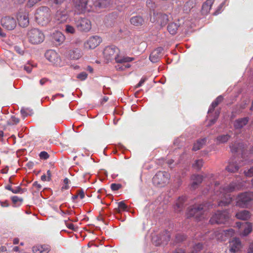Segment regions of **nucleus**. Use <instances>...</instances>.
I'll return each instance as SVG.
<instances>
[{
	"label": "nucleus",
	"mask_w": 253,
	"mask_h": 253,
	"mask_svg": "<svg viewBox=\"0 0 253 253\" xmlns=\"http://www.w3.org/2000/svg\"><path fill=\"white\" fill-rule=\"evenodd\" d=\"M219 185L217 182H215V186ZM239 189L238 185L235 182H232L229 185L220 187L219 190L217 188L214 189L216 191L215 195L217 197L216 200L218 201L219 206H226L230 204L232 201V198L230 195V193L235 190Z\"/></svg>",
	"instance_id": "1"
},
{
	"label": "nucleus",
	"mask_w": 253,
	"mask_h": 253,
	"mask_svg": "<svg viewBox=\"0 0 253 253\" xmlns=\"http://www.w3.org/2000/svg\"><path fill=\"white\" fill-rule=\"evenodd\" d=\"M104 57L107 60L114 59L117 63L129 62L133 60V58L124 56L120 49L115 46H108L105 47L103 51Z\"/></svg>",
	"instance_id": "2"
},
{
	"label": "nucleus",
	"mask_w": 253,
	"mask_h": 253,
	"mask_svg": "<svg viewBox=\"0 0 253 253\" xmlns=\"http://www.w3.org/2000/svg\"><path fill=\"white\" fill-rule=\"evenodd\" d=\"M51 10L47 6H41L37 9L35 17L37 22L42 26L47 24L50 20Z\"/></svg>",
	"instance_id": "3"
},
{
	"label": "nucleus",
	"mask_w": 253,
	"mask_h": 253,
	"mask_svg": "<svg viewBox=\"0 0 253 253\" xmlns=\"http://www.w3.org/2000/svg\"><path fill=\"white\" fill-rule=\"evenodd\" d=\"M28 41L33 44H38L44 40V35L38 29L33 28L29 30L27 34Z\"/></svg>",
	"instance_id": "4"
},
{
	"label": "nucleus",
	"mask_w": 253,
	"mask_h": 253,
	"mask_svg": "<svg viewBox=\"0 0 253 253\" xmlns=\"http://www.w3.org/2000/svg\"><path fill=\"white\" fill-rule=\"evenodd\" d=\"M236 206L241 208H248L253 200V192H244L236 197Z\"/></svg>",
	"instance_id": "5"
},
{
	"label": "nucleus",
	"mask_w": 253,
	"mask_h": 253,
	"mask_svg": "<svg viewBox=\"0 0 253 253\" xmlns=\"http://www.w3.org/2000/svg\"><path fill=\"white\" fill-rule=\"evenodd\" d=\"M205 206L203 205H194L188 209L187 217H194L198 220H200L205 212Z\"/></svg>",
	"instance_id": "6"
},
{
	"label": "nucleus",
	"mask_w": 253,
	"mask_h": 253,
	"mask_svg": "<svg viewBox=\"0 0 253 253\" xmlns=\"http://www.w3.org/2000/svg\"><path fill=\"white\" fill-rule=\"evenodd\" d=\"M91 0H77L75 3L74 10L80 14L92 10Z\"/></svg>",
	"instance_id": "7"
},
{
	"label": "nucleus",
	"mask_w": 253,
	"mask_h": 253,
	"mask_svg": "<svg viewBox=\"0 0 253 253\" xmlns=\"http://www.w3.org/2000/svg\"><path fill=\"white\" fill-rule=\"evenodd\" d=\"M170 176L169 173L166 171L158 172L153 178V183L154 185L163 187L168 183Z\"/></svg>",
	"instance_id": "8"
},
{
	"label": "nucleus",
	"mask_w": 253,
	"mask_h": 253,
	"mask_svg": "<svg viewBox=\"0 0 253 253\" xmlns=\"http://www.w3.org/2000/svg\"><path fill=\"white\" fill-rule=\"evenodd\" d=\"M229 217L228 211H218L211 216L210 222L211 224H225L227 222Z\"/></svg>",
	"instance_id": "9"
},
{
	"label": "nucleus",
	"mask_w": 253,
	"mask_h": 253,
	"mask_svg": "<svg viewBox=\"0 0 253 253\" xmlns=\"http://www.w3.org/2000/svg\"><path fill=\"white\" fill-rule=\"evenodd\" d=\"M76 25L78 29L81 32H88L91 29V22L86 18L80 17L76 21Z\"/></svg>",
	"instance_id": "10"
},
{
	"label": "nucleus",
	"mask_w": 253,
	"mask_h": 253,
	"mask_svg": "<svg viewBox=\"0 0 253 253\" xmlns=\"http://www.w3.org/2000/svg\"><path fill=\"white\" fill-rule=\"evenodd\" d=\"M46 59L55 66L61 65V59L59 55L53 50H48L45 53Z\"/></svg>",
	"instance_id": "11"
},
{
	"label": "nucleus",
	"mask_w": 253,
	"mask_h": 253,
	"mask_svg": "<svg viewBox=\"0 0 253 253\" xmlns=\"http://www.w3.org/2000/svg\"><path fill=\"white\" fill-rule=\"evenodd\" d=\"M101 42L100 37L94 36H92L84 43V47L85 49H94L97 47Z\"/></svg>",
	"instance_id": "12"
},
{
	"label": "nucleus",
	"mask_w": 253,
	"mask_h": 253,
	"mask_svg": "<svg viewBox=\"0 0 253 253\" xmlns=\"http://www.w3.org/2000/svg\"><path fill=\"white\" fill-rule=\"evenodd\" d=\"M1 24L3 27L8 30L14 29L16 26V22L14 18L8 16L1 19Z\"/></svg>",
	"instance_id": "13"
},
{
	"label": "nucleus",
	"mask_w": 253,
	"mask_h": 253,
	"mask_svg": "<svg viewBox=\"0 0 253 253\" xmlns=\"http://www.w3.org/2000/svg\"><path fill=\"white\" fill-rule=\"evenodd\" d=\"M170 233L167 230L163 231L157 237L156 245L166 244L169 241Z\"/></svg>",
	"instance_id": "14"
},
{
	"label": "nucleus",
	"mask_w": 253,
	"mask_h": 253,
	"mask_svg": "<svg viewBox=\"0 0 253 253\" xmlns=\"http://www.w3.org/2000/svg\"><path fill=\"white\" fill-rule=\"evenodd\" d=\"M230 148L232 153H241L242 156L243 157L246 149L243 143L239 142L232 143L230 145Z\"/></svg>",
	"instance_id": "15"
},
{
	"label": "nucleus",
	"mask_w": 253,
	"mask_h": 253,
	"mask_svg": "<svg viewBox=\"0 0 253 253\" xmlns=\"http://www.w3.org/2000/svg\"><path fill=\"white\" fill-rule=\"evenodd\" d=\"M17 20L19 25L22 27H26L29 23L28 14L26 12H19L17 15Z\"/></svg>",
	"instance_id": "16"
},
{
	"label": "nucleus",
	"mask_w": 253,
	"mask_h": 253,
	"mask_svg": "<svg viewBox=\"0 0 253 253\" xmlns=\"http://www.w3.org/2000/svg\"><path fill=\"white\" fill-rule=\"evenodd\" d=\"M213 234L215 238L217 240L223 241L225 240L223 237V235L227 237H231L234 235V231L232 229H229L228 230H223L221 232L215 231Z\"/></svg>",
	"instance_id": "17"
},
{
	"label": "nucleus",
	"mask_w": 253,
	"mask_h": 253,
	"mask_svg": "<svg viewBox=\"0 0 253 253\" xmlns=\"http://www.w3.org/2000/svg\"><path fill=\"white\" fill-rule=\"evenodd\" d=\"M163 51V48L161 47H159L154 49L149 56L150 61L153 63H156L159 61L162 56Z\"/></svg>",
	"instance_id": "18"
},
{
	"label": "nucleus",
	"mask_w": 253,
	"mask_h": 253,
	"mask_svg": "<svg viewBox=\"0 0 253 253\" xmlns=\"http://www.w3.org/2000/svg\"><path fill=\"white\" fill-rule=\"evenodd\" d=\"M51 250L49 245H38L32 248L33 253H48Z\"/></svg>",
	"instance_id": "19"
},
{
	"label": "nucleus",
	"mask_w": 253,
	"mask_h": 253,
	"mask_svg": "<svg viewBox=\"0 0 253 253\" xmlns=\"http://www.w3.org/2000/svg\"><path fill=\"white\" fill-rule=\"evenodd\" d=\"M204 179L203 175L200 174H193L191 177L192 182L191 183V188L195 189L202 183Z\"/></svg>",
	"instance_id": "20"
},
{
	"label": "nucleus",
	"mask_w": 253,
	"mask_h": 253,
	"mask_svg": "<svg viewBox=\"0 0 253 253\" xmlns=\"http://www.w3.org/2000/svg\"><path fill=\"white\" fill-rule=\"evenodd\" d=\"M237 225L239 228H241L242 225L244 227L243 231L240 234L241 236H246L252 232L253 225L251 222H246L245 224L237 222Z\"/></svg>",
	"instance_id": "21"
},
{
	"label": "nucleus",
	"mask_w": 253,
	"mask_h": 253,
	"mask_svg": "<svg viewBox=\"0 0 253 253\" xmlns=\"http://www.w3.org/2000/svg\"><path fill=\"white\" fill-rule=\"evenodd\" d=\"M65 36L59 31H56L52 35V42L56 45H60L65 40Z\"/></svg>",
	"instance_id": "22"
},
{
	"label": "nucleus",
	"mask_w": 253,
	"mask_h": 253,
	"mask_svg": "<svg viewBox=\"0 0 253 253\" xmlns=\"http://www.w3.org/2000/svg\"><path fill=\"white\" fill-rule=\"evenodd\" d=\"M68 18V16L65 11H57L54 17L55 20L58 24L65 22Z\"/></svg>",
	"instance_id": "23"
},
{
	"label": "nucleus",
	"mask_w": 253,
	"mask_h": 253,
	"mask_svg": "<svg viewBox=\"0 0 253 253\" xmlns=\"http://www.w3.org/2000/svg\"><path fill=\"white\" fill-rule=\"evenodd\" d=\"M230 251L236 253L240 250L242 247L241 242L239 238H234L230 243Z\"/></svg>",
	"instance_id": "24"
},
{
	"label": "nucleus",
	"mask_w": 253,
	"mask_h": 253,
	"mask_svg": "<svg viewBox=\"0 0 253 253\" xmlns=\"http://www.w3.org/2000/svg\"><path fill=\"white\" fill-rule=\"evenodd\" d=\"M239 168L240 166L237 164L236 161L234 159H231L226 167V170L228 172L235 173L239 170Z\"/></svg>",
	"instance_id": "25"
},
{
	"label": "nucleus",
	"mask_w": 253,
	"mask_h": 253,
	"mask_svg": "<svg viewBox=\"0 0 253 253\" xmlns=\"http://www.w3.org/2000/svg\"><path fill=\"white\" fill-rule=\"evenodd\" d=\"M249 121V117L238 119L234 122V126L236 129H241L248 124Z\"/></svg>",
	"instance_id": "26"
},
{
	"label": "nucleus",
	"mask_w": 253,
	"mask_h": 253,
	"mask_svg": "<svg viewBox=\"0 0 253 253\" xmlns=\"http://www.w3.org/2000/svg\"><path fill=\"white\" fill-rule=\"evenodd\" d=\"M186 198L185 196L179 197L176 200L175 205L174 207V210L177 212H179L184 208V204L186 201Z\"/></svg>",
	"instance_id": "27"
},
{
	"label": "nucleus",
	"mask_w": 253,
	"mask_h": 253,
	"mask_svg": "<svg viewBox=\"0 0 253 253\" xmlns=\"http://www.w3.org/2000/svg\"><path fill=\"white\" fill-rule=\"evenodd\" d=\"M235 217L240 220H247L250 218L251 213L248 211L243 210L237 212Z\"/></svg>",
	"instance_id": "28"
},
{
	"label": "nucleus",
	"mask_w": 253,
	"mask_h": 253,
	"mask_svg": "<svg viewBox=\"0 0 253 253\" xmlns=\"http://www.w3.org/2000/svg\"><path fill=\"white\" fill-rule=\"evenodd\" d=\"M214 1V0H207L203 3L201 10L202 14L206 15L210 12Z\"/></svg>",
	"instance_id": "29"
},
{
	"label": "nucleus",
	"mask_w": 253,
	"mask_h": 253,
	"mask_svg": "<svg viewBox=\"0 0 253 253\" xmlns=\"http://www.w3.org/2000/svg\"><path fill=\"white\" fill-rule=\"evenodd\" d=\"M180 24L178 21L177 22H172L168 25L167 29L170 34L175 35L177 33L178 28Z\"/></svg>",
	"instance_id": "30"
},
{
	"label": "nucleus",
	"mask_w": 253,
	"mask_h": 253,
	"mask_svg": "<svg viewBox=\"0 0 253 253\" xmlns=\"http://www.w3.org/2000/svg\"><path fill=\"white\" fill-rule=\"evenodd\" d=\"M92 5L95 7H105L110 3V0H91Z\"/></svg>",
	"instance_id": "31"
},
{
	"label": "nucleus",
	"mask_w": 253,
	"mask_h": 253,
	"mask_svg": "<svg viewBox=\"0 0 253 253\" xmlns=\"http://www.w3.org/2000/svg\"><path fill=\"white\" fill-rule=\"evenodd\" d=\"M231 138V135L226 134L219 135L215 138V142L217 145L227 142Z\"/></svg>",
	"instance_id": "32"
},
{
	"label": "nucleus",
	"mask_w": 253,
	"mask_h": 253,
	"mask_svg": "<svg viewBox=\"0 0 253 253\" xmlns=\"http://www.w3.org/2000/svg\"><path fill=\"white\" fill-rule=\"evenodd\" d=\"M131 24L135 26H139L142 25L144 22L143 18L140 16H133L130 19Z\"/></svg>",
	"instance_id": "33"
},
{
	"label": "nucleus",
	"mask_w": 253,
	"mask_h": 253,
	"mask_svg": "<svg viewBox=\"0 0 253 253\" xmlns=\"http://www.w3.org/2000/svg\"><path fill=\"white\" fill-rule=\"evenodd\" d=\"M206 141L207 140L206 138H203L197 140L196 143L194 144L192 150L196 151L200 149L206 143Z\"/></svg>",
	"instance_id": "34"
},
{
	"label": "nucleus",
	"mask_w": 253,
	"mask_h": 253,
	"mask_svg": "<svg viewBox=\"0 0 253 253\" xmlns=\"http://www.w3.org/2000/svg\"><path fill=\"white\" fill-rule=\"evenodd\" d=\"M42 186L37 181H35L31 188V191L33 195L39 193V192L42 190Z\"/></svg>",
	"instance_id": "35"
},
{
	"label": "nucleus",
	"mask_w": 253,
	"mask_h": 253,
	"mask_svg": "<svg viewBox=\"0 0 253 253\" xmlns=\"http://www.w3.org/2000/svg\"><path fill=\"white\" fill-rule=\"evenodd\" d=\"M69 55L72 59H78L81 57L80 50L78 49L70 50Z\"/></svg>",
	"instance_id": "36"
},
{
	"label": "nucleus",
	"mask_w": 253,
	"mask_h": 253,
	"mask_svg": "<svg viewBox=\"0 0 253 253\" xmlns=\"http://www.w3.org/2000/svg\"><path fill=\"white\" fill-rule=\"evenodd\" d=\"M159 21L162 26H165L169 21L168 15L166 14H160L159 16Z\"/></svg>",
	"instance_id": "37"
},
{
	"label": "nucleus",
	"mask_w": 253,
	"mask_h": 253,
	"mask_svg": "<svg viewBox=\"0 0 253 253\" xmlns=\"http://www.w3.org/2000/svg\"><path fill=\"white\" fill-rule=\"evenodd\" d=\"M130 67V65L128 63V62H126L118 63V64L115 66V68L118 71H124L125 70L126 68H129Z\"/></svg>",
	"instance_id": "38"
},
{
	"label": "nucleus",
	"mask_w": 253,
	"mask_h": 253,
	"mask_svg": "<svg viewBox=\"0 0 253 253\" xmlns=\"http://www.w3.org/2000/svg\"><path fill=\"white\" fill-rule=\"evenodd\" d=\"M203 161L202 159L198 160L195 161V163L193 165V167L197 169H200L203 166Z\"/></svg>",
	"instance_id": "39"
},
{
	"label": "nucleus",
	"mask_w": 253,
	"mask_h": 253,
	"mask_svg": "<svg viewBox=\"0 0 253 253\" xmlns=\"http://www.w3.org/2000/svg\"><path fill=\"white\" fill-rule=\"evenodd\" d=\"M19 122V119L14 116H12L8 124L9 125H16Z\"/></svg>",
	"instance_id": "40"
},
{
	"label": "nucleus",
	"mask_w": 253,
	"mask_h": 253,
	"mask_svg": "<svg viewBox=\"0 0 253 253\" xmlns=\"http://www.w3.org/2000/svg\"><path fill=\"white\" fill-rule=\"evenodd\" d=\"M65 31L67 33L73 34L75 33L76 30L73 26L70 25H66L65 27Z\"/></svg>",
	"instance_id": "41"
},
{
	"label": "nucleus",
	"mask_w": 253,
	"mask_h": 253,
	"mask_svg": "<svg viewBox=\"0 0 253 253\" xmlns=\"http://www.w3.org/2000/svg\"><path fill=\"white\" fill-rule=\"evenodd\" d=\"M203 245L201 243H198L193 247V250L192 251V253H197L198 252L201 251Z\"/></svg>",
	"instance_id": "42"
},
{
	"label": "nucleus",
	"mask_w": 253,
	"mask_h": 253,
	"mask_svg": "<svg viewBox=\"0 0 253 253\" xmlns=\"http://www.w3.org/2000/svg\"><path fill=\"white\" fill-rule=\"evenodd\" d=\"M219 114H220L219 111H216L215 112V115H214V118L213 119H211L210 121V123L209 124V126H211V125H213L216 122L217 119L218 118Z\"/></svg>",
	"instance_id": "43"
},
{
	"label": "nucleus",
	"mask_w": 253,
	"mask_h": 253,
	"mask_svg": "<svg viewBox=\"0 0 253 253\" xmlns=\"http://www.w3.org/2000/svg\"><path fill=\"white\" fill-rule=\"evenodd\" d=\"M66 226L70 229L76 231L77 230V227H76L73 223H68L66 220L65 221Z\"/></svg>",
	"instance_id": "44"
},
{
	"label": "nucleus",
	"mask_w": 253,
	"mask_h": 253,
	"mask_svg": "<svg viewBox=\"0 0 253 253\" xmlns=\"http://www.w3.org/2000/svg\"><path fill=\"white\" fill-rule=\"evenodd\" d=\"M39 156L41 159L46 160L49 158V155L46 152L42 151L40 153Z\"/></svg>",
	"instance_id": "45"
},
{
	"label": "nucleus",
	"mask_w": 253,
	"mask_h": 253,
	"mask_svg": "<svg viewBox=\"0 0 253 253\" xmlns=\"http://www.w3.org/2000/svg\"><path fill=\"white\" fill-rule=\"evenodd\" d=\"M11 200L13 204H16L18 202L22 203L23 201V199L21 198H19L17 196H14L11 197Z\"/></svg>",
	"instance_id": "46"
},
{
	"label": "nucleus",
	"mask_w": 253,
	"mask_h": 253,
	"mask_svg": "<svg viewBox=\"0 0 253 253\" xmlns=\"http://www.w3.org/2000/svg\"><path fill=\"white\" fill-rule=\"evenodd\" d=\"M118 208L122 210L125 211L127 208V206L125 203L124 201H121L118 203Z\"/></svg>",
	"instance_id": "47"
},
{
	"label": "nucleus",
	"mask_w": 253,
	"mask_h": 253,
	"mask_svg": "<svg viewBox=\"0 0 253 253\" xmlns=\"http://www.w3.org/2000/svg\"><path fill=\"white\" fill-rule=\"evenodd\" d=\"M87 77V74L85 72H82L78 75L77 78L81 81H84L86 79Z\"/></svg>",
	"instance_id": "48"
},
{
	"label": "nucleus",
	"mask_w": 253,
	"mask_h": 253,
	"mask_svg": "<svg viewBox=\"0 0 253 253\" xmlns=\"http://www.w3.org/2000/svg\"><path fill=\"white\" fill-rule=\"evenodd\" d=\"M245 175L247 177H252L253 176V167L251 168L248 171H244Z\"/></svg>",
	"instance_id": "49"
},
{
	"label": "nucleus",
	"mask_w": 253,
	"mask_h": 253,
	"mask_svg": "<svg viewBox=\"0 0 253 253\" xmlns=\"http://www.w3.org/2000/svg\"><path fill=\"white\" fill-rule=\"evenodd\" d=\"M121 185L120 184L112 183L111 185V188L113 191H117L120 189Z\"/></svg>",
	"instance_id": "50"
},
{
	"label": "nucleus",
	"mask_w": 253,
	"mask_h": 253,
	"mask_svg": "<svg viewBox=\"0 0 253 253\" xmlns=\"http://www.w3.org/2000/svg\"><path fill=\"white\" fill-rule=\"evenodd\" d=\"M217 106V104L214 101H213L209 108V109L208 110V113L210 114L213 112L215 108Z\"/></svg>",
	"instance_id": "51"
},
{
	"label": "nucleus",
	"mask_w": 253,
	"mask_h": 253,
	"mask_svg": "<svg viewBox=\"0 0 253 253\" xmlns=\"http://www.w3.org/2000/svg\"><path fill=\"white\" fill-rule=\"evenodd\" d=\"M64 0H48V1L51 4H55L56 5L61 4L63 2Z\"/></svg>",
	"instance_id": "52"
},
{
	"label": "nucleus",
	"mask_w": 253,
	"mask_h": 253,
	"mask_svg": "<svg viewBox=\"0 0 253 253\" xmlns=\"http://www.w3.org/2000/svg\"><path fill=\"white\" fill-rule=\"evenodd\" d=\"M22 190V189L20 186H18L15 187V188L13 189L12 192L14 194H17L20 192H23Z\"/></svg>",
	"instance_id": "53"
},
{
	"label": "nucleus",
	"mask_w": 253,
	"mask_h": 253,
	"mask_svg": "<svg viewBox=\"0 0 253 253\" xmlns=\"http://www.w3.org/2000/svg\"><path fill=\"white\" fill-rule=\"evenodd\" d=\"M223 100V98L221 95L218 96L214 101H213L214 102H215L217 105H218L219 103H220Z\"/></svg>",
	"instance_id": "54"
},
{
	"label": "nucleus",
	"mask_w": 253,
	"mask_h": 253,
	"mask_svg": "<svg viewBox=\"0 0 253 253\" xmlns=\"http://www.w3.org/2000/svg\"><path fill=\"white\" fill-rule=\"evenodd\" d=\"M77 195L81 199H83L84 197V193L83 190H80L78 191Z\"/></svg>",
	"instance_id": "55"
},
{
	"label": "nucleus",
	"mask_w": 253,
	"mask_h": 253,
	"mask_svg": "<svg viewBox=\"0 0 253 253\" xmlns=\"http://www.w3.org/2000/svg\"><path fill=\"white\" fill-rule=\"evenodd\" d=\"M146 80V78H142L140 82L135 85V87L138 88L140 87L145 82Z\"/></svg>",
	"instance_id": "56"
},
{
	"label": "nucleus",
	"mask_w": 253,
	"mask_h": 253,
	"mask_svg": "<svg viewBox=\"0 0 253 253\" xmlns=\"http://www.w3.org/2000/svg\"><path fill=\"white\" fill-rule=\"evenodd\" d=\"M0 204L2 207H8L9 206L8 201L6 200L3 202H0Z\"/></svg>",
	"instance_id": "57"
},
{
	"label": "nucleus",
	"mask_w": 253,
	"mask_h": 253,
	"mask_svg": "<svg viewBox=\"0 0 253 253\" xmlns=\"http://www.w3.org/2000/svg\"><path fill=\"white\" fill-rule=\"evenodd\" d=\"M24 70H26L28 73H30L31 72L32 70V67L29 65V66H24Z\"/></svg>",
	"instance_id": "58"
},
{
	"label": "nucleus",
	"mask_w": 253,
	"mask_h": 253,
	"mask_svg": "<svg viewBox=\"0 0 253 253\" xmlns=\"http://www.w3.org/2000/svg\"><path fill=\"white\" fill-rule=\"evenodd\" d=\"M248 253H253V242L250 244Z\"/></svg>",
	"instance_id": "59"
},
{
	"label": "nucleus",
	"mask_w": 253,
	"mask_h": 253,
	"mask_svg": "<svg viewBox=\"0 0 253 253\" xmlns=\"http://www.w3.org/2000/svg\"><path fill=\"white\" fill-rule=\"evenodd\" d=\"M21 114L23 117H25L28 116V113L26 112V111L24 109H22L20 111Z\"/></svg>",
	"instance_id": "60"
},
{
	"label": "nucleus",
	"mask_w": 253,
	"mask_h": 253,
	"mask_svg": "<svg viewBox=\"0 0 253 253\" xmlns=\"http://www.w3.org/2000/svg\"><path fill=\"white\" fill-rule=\"evenodd\" d=\"M48 81V79L47 78H42L40 81V83L41 85H43L46 82Z\"/></svg>",
	"instance_id": "61"
},
{
	"label": "nucleus",
	"mask_w": 253,
	"mask_h": 253,
	"mask_svg": "<svg viewBox=\"0 0 253 253\" xmlns=\"http://www.w3.org/2000/svg\"><path fill=\"white\" fill-rule=\"evenodd\" d=\"M15 49L16 51V52L19 53L20 54L22 55L23 54V51L21 50L19 47L16 46L15 47Z\"/></svg>",
	"instance_id": "62"
},
{
	"label": "nucleus",
	"mask_w": 253,
	"mask_h": 253,
	"mask_svg": "<svg viewBox=\"0 0 253 253\" xmlns=\"http://www.w3.org/2000/svg\"><path fill=\"white\" fill-rule=\"evenodd\" d=\"M41 178V180L43 181H47V176L45 174L42 175Z\"/></svg>",
	"instance_id": "63"
},
{
	"label": "nucleus",
	"mask_w": 253,
	"mask_h": 253,
	"mask_svg": "<svg viewBox=\"0 0 253 253\" xmlns=\"http://www.w3.org/2000/svg\"><path fill=\"white\" fill-rule=\"evenodd\" d=\"M175 253H185L183 250L182 249H177L175 250Z\"/></svg>",
	"instance_id": "64"
}]
</instances>
